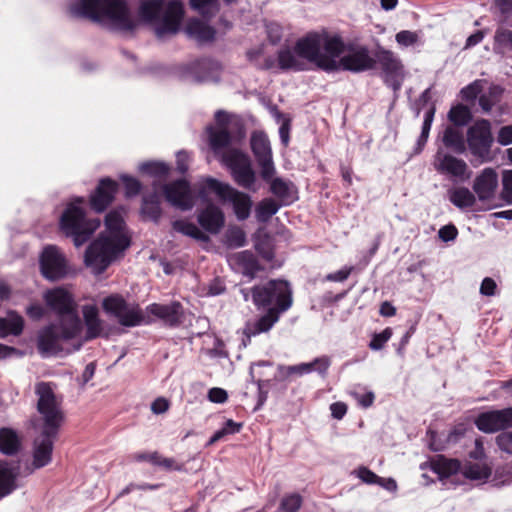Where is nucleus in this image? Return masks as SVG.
Masks as SVG:
<instances>
[{
    "label": "nucleus",
    "mask_w": 512,
    "mask_h": 512,
    "mask_svg": "<svg viewBox=\"0 0 512 512\" xmlns=\"http://www.w3.org/2000/svg\"><path fill=\"white\" fill-rule=\"evenodd\" d=\"M229 263L233 269L249 277H253L258 270L257 261L249 251L233 254L229 258Z\"/></svg>",
    "instance_id": "nucleus-27"
},
{
    "label": "nucleus",
    "mask_w": 512,
    "mask_h": 512,
    "mask_svg": "<svg viewBox=\"0 0 512 512\" xmlns=\"http://www.w3.org/2000/svg\"><path fill=\"white\" fill-rule=\"evenodd\" d=\"M278 64L281 69L301 71L307 69L304 59L297 52L296 46L282 48L278 53Z\"/></svg>",
    "instance_id": "nucleus-29"
},
{
    "label": "nucleus",
    "mask_w": 512,
    "mask_h": 512,
    "mask_svg": "<svg viewBox=\"0 0 512 512\" xmlns=\"http://www.w3.org/2000/svg\"><path fill=\"white\" fill-rule=\"evenodd\" d=\"M297 52L304 59L306 66L309 63L329 71L335 67L333 55L340 49V37L326 34L312 33L296 42Z\"/></svg>",
    "instance_id": "nucleus-8"
},
{
    "label": "nucleus",
    "mask_w": 512,
    "mask_h": 512,
    "mask_svg": "<svg viewBox=\"0 0 512 512\" xmlns=\"http://www.w3.org/2000/svg\"><path fill=\"white\" fill-rule=\"evenodd\" d=\"M433 166L440 174L449 175L461 182L469 180L472 175V171L464 160L446 153L442 149H438L436 152Z\"/></svg>",
    "instance_id": "nucleus-15"
},
{
    "label": "nucleus",
    "mask_w": 512,
    "mask_h": 512,
    "mask_svg": "<svg viewBox=\"0 0 512 512\" xmlns=\"http://www.w3.org/2000/svg\"><path fill=\"white\" fill-rule=\"evenodd\" d=\"M120 179L124 184L126 196L131 197L139 193L141 183L136 178L123 174Z\"/></svg>",
    "instance_id": "nucleus-52"
},
{
    "label": "nucleus",
    "mask_w": 512,
    "mask_h": 512,
    "mask_svg": "<svg viewBox=\"0 0 512 512\" xmlns=\"http://www.w3.org/2000/svg\"><path fill=\"white\" fill-rule=\"evenodd\" d=\"M449 200L458 208L472 207L476 202L475 195L465 187H457L449 190Z\"/></svg>",
    "instance_id": "nucleus-34"
},
{
    "label": "nucleus",
    "mask_w": 512,
    "mask_h": 512,
    "mask_svg": "<svg viewBox=\"0 0 512 512\" xmlns=\"http://www.w3.org/2000/svg\"><path fill=\"white\" fill-rule=\"evenodd\" d=\"M190 4L202 15H214L219 9V0H190Z\"/></svg>",
    "instance_id": "nucleus-47"
},
{
    "label": "nucleus",
    "mask_w": 512,
    "mask_h": 512,
    "mask_svg": "<svg viewBox=\"0 0 512 512\" xmlns=\"http://www.w3.org/2000/svg\"><path fill=\"white\" fill-rule=\"evenodd\" d=\"M266 30L267 36L273 44H276L281 40L283 35V28L280 24L271 22L267 24Z\"/></svg>",
    "instance_id": "nucleus-56"
},
{
    "label": "nucleus",
    "mask_w": 512,
    "mask_h": 512,
    "mask_svg": "<svg viewBox=\"0 0 512 512\" xmlns=\"http://www.w3.org/2000/svg\"><path fill=\"white\" fill-rule=\"evenodd\" d=\"M312 372V367L309 363H301L294 366H287L283 368V373L286 376L290 375H304Z\"/></svg>",
    "instance_id": "nucleus-57"
},
{
    "label": "nucleus",
    "mask_w": 512,
    "mask_h": 512,
    "mask_svg": "<svg viewBox=\"0 0 512 512\" xmlns=\"http://www.w3.org/2000/svg\"><path fill=\"white\" fill-rule=\"evenodd\" d=\"M392 329L386 328L381 333L375 334L369 344L372 350H380L384 347L385 343L391 338Z\"/></svg>",
    "instance_id": "nucleus-53"
},
{
    "label": "nucleus",
    "mask_w": 512,
    "mask_h": 512,
    "mask_svg": "<svg viewBox=\"0 0 512 512\" xmlns=\"http://www.w3.org/2000/svg\"><path fill=\"white\" fill-rule=\"evenodd\" d=\"M43 276L50 280L62 278L67 273V262L63 253L53 245L45 247L40 256Z\"/></svg>",
    "instance_id": "nucleus-16"
},
{
    "label": "nucleus",
    "mask_w": 512,
    "mask_h": 512,
    "mask_svg": "<svg viewBox=\"0 0 512 512\" xmlns=\"http://www.w3.org/2000/svg\"><path fill=\"white\" fill-rule=\"evenodd\" d=\"M57 432L47 433L43 429L42 434L34 442L33 448V461L32 466L34 469H39L51 461L52 450H53V437Z\"/></svg>",
    "instance_id": "nucleus-22"
},
{
    "label": "nucleus",
    "mask_w": 512,
    "mask_h": 512,
    "mask_svg": "<svg viewBox=\"0 0 512 512\" xmlns=\"http://www.w3.org/2000/svg\"><path fill=\"white\" fill-rule=\"evenodd\" d=\"M225 242L232 248L242 247L246 244V234L239 227H231L226 231Z\"/></svg>",
    "instance_id": "nucleus-44"
},
{
    "label": "nucleus",
    "mask_w": 512,
    "mask_h": 512,
    "mask_svg": "<svg viewBox=\"0 0 512 512\" xmlns=\"http://www.w3.org/2000/svg\"><path fill=\"white\" fill-rule=\"evenodd\" d=\"M496 288V282L492 278L486 277L481 283L480 293L485 296H493L495 294Z\"/></svg>",
    "instance_id": "nucleus-62"
},
{
    "label": "nucleus",
    "mask_w": 512,
    "mask_h": 512,
    "mask_svg": "<svg viewBox=\"0 0 512 512\" xmlns=\"http://www.w3.org/2000/svg\"><path fill=\"white\" fill-rule=\"evenodd\" d=\"M141 211L147 218L157 221L161 216L160 196L156 192L144 196Z\"/></svg>",
    "instance_id": "nucleus-37"
},
{
    "label": "nucleus",
    "mask_w": 512,
    "mask_h": 512,
    "mask_svg": "<svg viewBox=\"0 0 512 512\" xmlns=\"http://www.w3.org/2000/svg\"><path fill=\"white\" fill-rule=\"evenodd\" d=\"M18 466L6 461H0V499L16 489Z\"/></svg>",
    "instance_id": "nucleus-25"
},
{
    "label": "nucleus",
    "mask_w": 512,
    "mask_h": 512,
    "mask_svg": "<svg viewBox=\"0 0 512 512\" xmlns=\"http://www.w3.org/2000/svg\"><path fill=\"white\" fill-rule=\"evenodd\" d=\"M197 220L204 230L217 234L224 226L225 216L217 205L208 203L198 212Z\"/></svg>",
    "instance_id": "nucleus-23"
},
{
    "label": "nucleus",
    "mask_w": 512,
    "mask_h": 512,
    "mask_svg": "<svg viewBox=\"0 0 512 512\" xmlns=\"http://www.w3.org/2000/svg\"><path fill=\"white\" fill-rule=\"evenodd\" d=\"M431 466L432 470L438 474L440 479H445L456 474L461 468L459 461L444 457H438L433 460Z\"/></svg>",
    "instance_id": "nucleus-33"
},
{
    "label": "nucleus",
    "mask_w": 512,
    "mask_h": 512,
    "mask_svg": "<svg viewBox=\"0 0 512 512\" xmlns=\"http://www.w3.org/2000/svg\"><path fill=\"white\" fill-rule=\"evenodd\" d=\"M125 214L123 207L110 211L105 217V230L88 246L85 264L94 274L102 273L130 245Z\"/></svg>",
    "instance_id": "nucleus-3"
},
{
    "label": "nucleus",
    "mask_w": 512,
    "mask_h": 512,
    "mask_svg": "<svg viewBox=\"0 0 512 512\" xmlns=\"http://www.w3.org/2000/svg\"><path fill=\"white\" fill-rule=\"evenodd\" d=\"M490 474V469L480 463H468L463 468V475L471 480H485Z\"/></svg>",
    "instance_id": "nucleus-41"
},
{
    "label": "nucleus",
    "mask_w": 512,
    "mask_h": 512,
    "mask_svg": "<svg viewBox=\"0 0 512 512\" xmlns=\"http://www.w3.org/2000/svg\"><path fill=\"white\" fill-rule=\"evenodd\" d=\"M476 426L485 433L512 427V408L483 413L476 419Z\"/></svg>",
    "instance_id": "nucleus-19"
},
{
    "label": "nucleus",
    "mask_w": 512,
    "mask_h": 512,
    "mask_svg": "<svg viewBox=\"0 0 512 512\" xmlns=\"http://www.w3.org/2000/svg\"><path fill=\"white\" fill-rule=\"evenodd\" d=\"M228 398L227 392L218 387L211 388L208 392V399L213 403H224Z\"/></svg>",
    "instance_id": "nucleus-60"
},
{
    "label": "nucleus",
    "mask_w": 512,
    "mask_h": 512,
    "mask_svg": "<svg viewBox=\"0 0 512 512\" xmlns=\"http://www.w3.org/2000/svg\"><path fill=\"white\" fill-rule=\"evenodd\" d=\"M118 184L110 178L100 180L95 191L90 195L91 208L100 213L103 212L114 200Z\"/></svg>",
    "instance_id": "nucleus-20"
},
{
    "label": "nucleus",
    "mask_w": 512,
    "mask_h": 512,
    "mask_svg": "<svg viewBox=\"0 0 512 512\" xmlns=\"http://www.w3.org/2000/svg\"><path fill=\"white\" fill-rule=\"evenodd\" d=\"M20 447V439L17 433L9 428L0 430V452L4 454H14Z\"/></svg>",
    "instance_id": "nucleus-35"
},
{
    "label": "nucleus",
    "mask_w": 512,
    "mask_h": 512,
    "mask_svg": "<svg viewBox=\"0 0 512 512\" xmlns=\"http://www.w3.org/2000/svg\"><path fill=\"white\" fill-rule=\"evenodd\" d=\"M170 170V166L161 161H148L139 165V171L154 178L155 182L166 179Z\"/></svg>",
    "instance_id": "nucleus-32"
},
{
    "label": "nucleus",
    "mask_w": 512,
    "mask_h": 512,
    "mask_svg": "<svg viewBox=\"0 0 512 512\" xmlns=\"http://www.w3.org/2000/svg\"><path fill=\"white\" fill-rule=\"evenodd\" d=\"M37 411L43 420V429L47 433L57 432L64 420L62 398L55 392V385L50 382H38L35 385Z\"/></svg>",
    "instance_id": "nucleus-9"
},
{
    "label": "nucleus",
    "mask_w": 512,
    "mask_h": 512,
    "mask_svg": "<svg viewBox=\"0 0 512 512\" xmlns=\"http://www.w3.org/2000/svg\"><path fill=\"white\" fill-rule=\"evenodd\" d=\"M480 83L474 82L461 90L462 97L466 100H473L480 93Z\"/></svg>",
    "instance_id": "nucleus-61"
},
{
    "label": "nucleus",
    "mask_w": 512,
    "mask_h": 512,
    "mask_svg": "<svg viewBox=\"0 0 512 512\" xmlns=\"http://www.w3.org/2000/svg\"><path fill=\"white\" fill-rule=\"evenodd\" d=\"M496 441L502 451L512 454V432H503L499 434Z\"/></svg>",
    "instance_id": "nucleus-58"
},
{
    "label": "nucleus",
    "mask_w": 512,
    "mask_h": 512,
    "mask_svg": "<svg viewBox=\"0 0 512 512\" xmlns=\"http://www.w3.org/2000/svg\"><path fill=\"white\" fill-rule=\"evenodd\" d=\"M234 124L236 119L233 116L218 111L215 114V126L206 129L207 139L213 152L221 156L222 162L230 168L236 183L245 189L256 191V175L249 158L236 149H228Z\"/></svg>",
    "instance_id": "nucleus-2"
},
{
    "label": "nucleus",
    "mask_w": 512,
    "mask_h": 512,
    "mask_svg": "<svg viewBox=\"0 0 512 512\" xmlns=\"http://www.w3.org/2000/svg\"><path fill=\"white\" fill-rule=\"evenodd\" d=\"M512 45V31L507 29H497L494 36V51L503 53L504 49Z\"/></svg>",
    "instance_id": "nucleus-46"
},
{
    "label": "nucleus",
    "mask_w": 512,
    "mask_h": 512,
    "mask_svg": "<svg viewBox=\"0 0 512 512\" xmlns=\"http://www.w3.org/2000/svg\"><path fill=\"white\" fill-rule=\"evenodd\" d=\"M242 428L241 423H237L231 419L227 420L224 426L216 431L214 435L208 441V445H213L227 435H233L238 433Z\"/></svg>",
    "instance_id": "nucleus-42"
},
{
    "label": "nucleus",
    "mask_w": 512,
    "mask_h": 512,
    "mask_svg": "<svg viewBox=\"0 0 512 512\" xmlns=\"http://www.w3.org/2000/svg\"><path fill=\"white\" fill-rule=\"evenodd\" d=\"M46 305L60 316V325L49 326L38 337V349L43 355L56 354L60 341L76 338L82 331V323L76 312L75 301L69 291L54 288L44 293Z\"/></svg>",
    "instance_id": "nucleus-1"
},
{
    "label": "nucleus",
    "mask_w": 512,
    "mask_h": 512,
    "mask_svg": "<svg viewBox=\"0 0 512 512\" xmlns=\"http://www.w3.org/2000/svg\"><path fill=\"white\" fill-rule=\"evenodd\" d=\"M253 302L257 307H269L268 311L256 320L248 321L243 330L248 338L268 332L279 320L282 312L292 305V291L288 282L271 280L252 290Z\"/></svg>",
    "instance_id": "nucleus-4"
},
{
    "label": "nucleus",
    "mask_w": 512,
    "mask_h": 512,
    "mask_svg": "<svg viewBox=\"0 0 512 512\" xmlns=\"http://www.w3.org/2000/svg\"><path fill=\"white\" fill-rule=\"evenodd\" d=\"M442 140L447 148L452 149L456 153L462 154L466 150L462 133L453 127L445 129Z\"/></svg>",
    "instance_id": "nucleus-36"
},
{
    "label": "nucleus",
    "mask_w": 512,
    "mask_h": 512,
    "mask_svg": "<svg viewBox=\"0 0 512 512\" xmlns=\"http://www.w3.org/2000/svg\"><path fill=\"white\" fill-rule=\"evenodd\" d=\"M498 186V175L493 168H485L476 176L473 190L480 201L491 200Z\"/></svg>",
    "instance_id": "nucleus-21"
},
{
    "label": "nucleus",
    "mask_w": 512,
    "mask_h": 512,
    "mask_svg": "<svg viewBox=\"0 0 512 512\" xmlns=\"http://www.w3.org/2000/svg\"><path fill=\"white\" fill-rule=\"evenodd\" d=\"M251 147L261 168V176L269 180L275 174L269 140L263 132H254L251 136Z\"/></svg>",
    "instance_id": "nucleus-18"
},
{
    "label": "nucleus",
    "mask_w": 512,
    "mask_h": 512,
    "mask_svg": "<svg viewBox=\"0 0 512 512\" xmlns=\"http://www.w3.org/2000/svg\"><path fill=\"white\" fill-rule=\"evenodd\" d=\"M266 181L270 183L271 192L279 198L284 205L290 204L297 199L296 188L290 181L279 177L273 178V176Z\"/></svg>",
    "instance_id": "nucleus-26"
},
{
    "label": "nucleus",
    "mask_w": 512,
    "mask_h": 512,
    "mask_svg": "<svg viewBox=\"0 0 512 512\" xmlns=\"http://www.w3.org/2000/svg\"><path fill=\"white\" fill-rule=\"evenodd\" d=\"M500 89L493 87L490 89L488 95H482L479 99V104L484 112H489L492 107L498 102Z\"/></svg>",
    "instance_id": "nucleus-49"
},
{
    "label": "nucleus",
    "mask_w": 512,
    "mask_h": 512,
    "mask_svg": "<svg viewBox=\"0 0 512 512\" xmlns=\"http://www.w3.org/2000/svg\"><path fill=\"white\" fill-rule=\"evenodd\" d=\"M395 40L402 48L413 47L420 42V34L410 30H402L395 36Z\"/></svg>",
    "instance_id": "nucleus-48"
},
{
    "label": "nucleus",
    "mask_w": 512,
    "mask_h": 512,
    "mask_svg": "<svg viewBox=\"0 0 512 512\" xmlns=\"http://www.w3.org/2000/svg\"><path fill=\"white\" fill-rule=\"evenodd\" d=\"M458 235L457 228L452 225H445L438 231L439 238L444 242L454 241Z\"/></svg>",
    "instance_id": "nucleus-59"
},
{
    "label": "nucleus",
    "mask_w": 512,
    "mask_h": 512,
    "mask_svg": "<svg viewBox=\"0 0 512 512\" xmlns=\"http://www.w3.org/2000/svg\"><path fill=\"white\" fill-rule=\"evenodd\" d=\"M147 311L170 325L179 323L182 316V308L178 302L169 305L151 304L147 307Z\"/></svg>",
    "instance_id": "nucleus-28"
},
{
    "label": "nucleus",
    "mask_w": 512,
    "mask_h": 512,
    "mask_svg": "<svg viewBox=\"0 0 512 512\" xmlns=\"http://www.w3.org/2000/svg\"><path fill=\"white\" fill-rule=\"evenodd\" d=\"M23 326L24 320L22 316L14 311L8 312L6 317L0 318V338L21 334Z\"/></svg>",
    "instance_id": "nucleus-30"
},
{
    "label": "nucleus",
    "mask_w": 512,
    "mask_h": 512,
    "mask_svg": "<svg viewBox=\"0 0 512 512\" xmlns=\"http://www.w3.org/2000/svg\"><path fill=\"white\" fill-rule=\"evenodd\" d=\"M377 61L381 66L383 76L403 67L400 59L391 51L381 49L377 52Z\"/></svg>",
    "instance_id": "nucleus-38"
},
{
    "label": "nucleus",
    "mask_w": 512,
    "mask_h": 512,
    "mask_svg": "<svg viewBox=\"0 0 512 512\" xmlns=\"http://www.w3.org/2000/svg\"><path fill=\"white\" fill-rule=\"evenodd\" d=\"M173 229L197 240L206 241L208 239L204 232H202L195 224L185 220L174 221Z\"/></svg>",
    "instance_id": "nucleus-40"
},
{
    "label": "nucleus",
    "mask_w": 512,
    "mask_h": 512,
    "mask_svg": "<svg viewBox=\"0 0 512 512\" xmlns=\"http://www.w3.org/2000/svg\"><path fill=\"white\" fill-rule=\"evenodd\" d=\"M354 474L366 484H377L379 476L366 467H359Z\"/></svg>",
    "instance_id": "nucleus-55"
},
{
    "label": "nucleus",
    "mask_w": 512,
    "mask_h": 512,
    "mask_svg": "<svg viewBox=\"0 0 512 512\" xmlns=\"http://www.w3.org/2000/svg\"><path fill=\"white\" fill-rule=\"evenodd\" d=\"M498 142L501 145H509L512 143V125L504 126L499 130Z\"/></svg>",
    "instance_id": "nucleus-64"
},
{
    "label": "nucleus",
    "mask_w": 512,
    "mask_h": 512,
    "mask_svg": "<svg viewBox=\"0 0 512 512\" xmlns=\"http://www.w3.org/2000/svg\"><path fill=\"white\" fill-rule=\"evenodd\" d=\"M82 315L86 327V340L104 335V322L99 317L97 306L87 304L82 307Z\"/></svg>",
    "instance_id": "nucleus-24"
},
{
    "label": "nucleus",
    "mask_w": 512,
    "mask_h": 512,
    "mask_svg": "<svg viewBox=\"0 0 512 512\" xmlns=\"http://www.w3.org/2000/svg\"><path fill=\"white\" fill-rule=\"evenodd\" d=\"M404 78H405L404 67H401L400 69L391 71L388 74L384 75V79H385L386 83L389 86H391L395 91L400 89Z\"/></svg>",
    "instance_id": "nucleus-51"
},
{
    "label": "nucleus",
    "mask_w": 512,
    "mask_h": 512,
    "mask_svg": "<svg viewBox=\"0 0 512 512\" xmlns=\"http://www.w3.org/2000/svg\"><path fill=\"white\" fill-rule=\"evenodd\" d=\"M206 190L214 192L223 202H229L238 220H245L249 217L252 208V200L249 195L210 177L204 179L201 184L199 193L202 197Z\"/></svg>",
    "instance_id": "nucleus-10"
},
{
    "label": "nucleus",
    "mask_w": 512,
    "mask_h": 512,
    "mask_svg": "<svg viewBox=\"0 0 512 512\" xmlns=\"http://www.w3.org/2000/svg\"><path fill=\"white\" fill-rule=\"evenodd\" d=\"M186 33L198 41H209L213 39L215 31L205 22L192 19L186 26Z\"/></svg>",
    "instance_id": "nucleus-31"
},
{
    "label": "nucleus",
    "mask_w": 512,
    "mask_h": 512,
    "mask_svg": "<svg viewBox=\"0 0 512 512\" xmlns=\"http://www.w3.org/2000/svg\"><path fill=\"white\" fill-rule=\"evenodd\" d=\"M179 77L193 82H212L219 79L220 66L211 60L193 61L178 67Z\"/></svg>",
    "instance_id": "nucleus-14"
},
{
    "label": "nucleus",
    "mask_w": 512,
    "mask_h": 512,
    "mask_svg": "<svg viewBox=\"0 0 512 512\" xmlns=\"http://www.w3.org/2000/svg\"><path fill=\"white\" fill-rule=\"evenodd\" d=\"M102 308L106 314L116 318L123 326L133 327L150 322L137 305L127 303L117 294L103 298Z\"/></svg>",
    "instance_id": "nucleus-11"
},
{
    "label": "nucleus",
    "mask_w": 512,
    "mask_h": 512,
    "mask_svg": "<svg viewBox=\"0 0 512 512\" xmlns=\"http://www.w3.org/2000/svg\"><path fill=\"white\" fill-rule=\"evenodd\" d=\"M169 409V401L166 398L159 397L151 404V411L154 414H163Z\"/></svg>",
    "instance_id": "nucleus-63"
},
{
    "label": "nucleus",
    "mask_w": 512,
    "mask_h": 512,
    "mask_svg": "<svg viewBox=\"0 0 512 512\" xmlns=\"http://www.w3.org/2000/svg\"><path fill=\"white\" fill-rule=\"evenodd\" d=\"M502 199L512 204V170H504L502 173Z\"/></svg>",
    "instance_id": "nucleus-50"
},
{
    "label": "nucleus",
    "mask_w": 512,
    "mask_h": 512,
    "mask_svg": "<svg viewBox=\"0 0 512 512\" xmlns=\"http://www.w3.org/2000/svg\"><path fill=\"white\" fill-rule=\"evenodd\" d=\"M162 192L166 201L180 210H191L195 204L194 195L186 180H176L164 184Z\"/></svg>",
    "instance_id": "nucleus-17"
},
{
    "label": "nucleus",
    "mask_w": 512,
    "mask_h": 512,
    "mask_svg": "<svg viewBox=\"0 0 512 512\" xmlns=\"http://www.w3.org/2000/svg\"><path fill=\"white\" fill-rule=\"evenodd\" d=\"M302 497L298 493H291L281 499L279 512H297L302 506Z\"/></svg>",
    "instance_id": "nucleus-45"
},
{
    "label": "nucleus",
    "mask_w": 512,
    "mask_h": 512,
    "mask_svg": "<svg viewBox=\"0 0 512 512\" xmlns=\"http://www.w3.org/2000/svg\"><path fill=\"white\" fill-rule=\"evenodd\" d=\"M138 14L153 28L158 38H165L175 35L180 30L184 8L178 0H142Z\"/></svg>",
    "instance_id": "nucleus-6"
},
{
    "label": "nucleus",
    "mask_w": 512,
    "mask_h": 512,
    "mask_svg": "<svg viewBox=\"0 0 512 512\" xmlns=\"http://www.w3.org/2000/svg\"><path fill=\"white\" fill-rule=\"evenodd\" d=\"M67 9L74 17L87 18L116 30H132L137 24L127 0H74Z\"/></svg>",
    "instance_id": "nucleus-5"
},
{
    "label": "nucleus",
    "mask_w": 512,
    "mask_h": 512,
    "mask_svg": "<svg viewBox=\"0 0 512 512\" xmlns=\"http://www.w3.org/2000/svg\"><path fill=\"white\" fill-rule=\"evenodd\" d=\"M448 117L455 125L463 126L471 119V113L468 107L464 105H457L451 108Z\"/></svg>",
    "instance_id": "nucleus-43"
},
{
    "label": "nucleus",
    "mask_w": 512,
    "mask_h": 512,
    "mask_svg": "<svg viewBox=\"0 0 512 512\" xmlns=\"http://www.w3.org/2000/svg\"><path fill=\"white\" fill-rule=\"evenodd\" d=\"M84 204V198H74L67 203L59 219L60 230L66 236L73 238L76 247H80L87 242L100 226L98 218L86 217Z\"/></svg>",
    "instance_id": "nucleus-7"
},
{
    "label": "nucleus",
    "mask_w": 512,
    "mask_h": 512,
    "mask_svg": "<svg viewBox=\"0 0 512 512\" xmlns=\"http://www.w3.org/2000/svg\"><path fill=\"white\" fill-rule=\"evenodd\" d=\"M466 141L471 154L480 159L481 163L490 161L493 136L488 120L481 119L470 126L467 130Z\"/></svg>",
    "instance_id": "nucleus-12"
},
{
    "label": "nucleus",
    "mask_w": 512,
    "mask_h": 512,
    "mask_svg": "<svg viewBox=\"0 0 512 512\" xmlns=\"http://www.w3.org/2000/svg\"><path fill=\"white\" fill-rule=\"evenodd\" d=\"M280 208V205L271 198H265L258 203L255 210V215L258 221L267 222L273 215H275Z\"/></svg>",
    "instance_id": "nucleus-39"
},
{
    "label": "nucleus",
    "mask_w": 512,
    "mask_h": 512,
    "mask_svg": "<svg viewBox=\"0 0 512 512\" xmlns=\"http://www.w3.org/2000/svg\"><path fill=\"white\" fill-rule=\"evenodd\" d=\"M351 396L357 401V403L363 408L370 407L375 399L374 393L371 391L360 392L353 390Z\"/></svg>",
    "instance_id": "nucleus-54"
},
{
    "label": "nucleus",
    "mask_w": 512,
    "mask_h": 512,
    "mask_svg": "<svg viewBox=\"0 0 512 512\" xmlns=\"http://www.w3.org/2000/svg\"><path fill=\"white\" fill-rule=\"evenodd\" d=\"M344 43L340 38V49L333 55L335 67L329 71L348 70L352 72H361L373 68L375 60L370 56L369 51L365 47H357L344 53Z\"/></svg>",
    "instance_id": "nucleus-13"
}]
</instances>
